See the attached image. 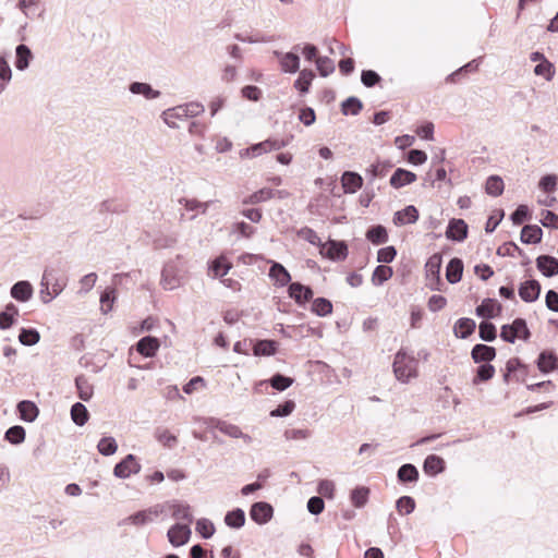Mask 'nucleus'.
Here are the masks:
<instances>
[{
  "label": "nucleus",
  "instance_id": "obj_1",
  "mask_svg": "<svg viewBox=\"0 0 558 558\" xmlns=\"http://www.w3.org/2000/svg\"><path fill=\"white\" fill-rule=\"evenodd\" d=\"M418 351H398L393 361V372L401 383H409L417 376Z\"/></svg>",
  "mask_w": 558,
  "mask_h": 558
},
{
  "label": "nucleus",
  "instance_id": "obj_2",
  "mask_svg": "<svg viewBox=\"0 0 558 558\" xmlns=\"http://www.w3.org/2000/svg\"><path fill=\"white\" fill-rule=\"evenodd\" d=\"M472 359L476 364V375L473 378V384L477 385L481 381L489 380L495 374V367L490 362L496 356V351H471Z\"/></svg>",
  "mask_w": 558,
  "mask_h": 558
},
{
  "label": "nucleus",
  "instance_id": "obj_3",
  "mask_svg": "<svg viewBox=\"0 0 558 558\" xmlns=\"http://www.w3.org/2000/svg\"><path fill=\"white\" fill-rule=\"evenodd\" d=\"M441 264L442 257L439 254L432 255L425 264L426 286L433 291H440V286H442L440 278Z\"/></svg>",
  "mask_w": 558,
  "mask_h": 558
},
{
  "label": "nucleus",
  "instance_id": "obj_4",
  "mask_svg": "<svg viewBox=\"0 0 558 558\" xmlns=\"http://www.w3.org/2000/svg\"><path fill=\"white\" fill-rule=\"evenodd\" d=\"M160 284L165 290H174L181 284V270L175 262L171 260L163 266Z\"/></svg>",
  "mask_w": 558,
  "mask_h": 558
},
{
  "label": "nucleus",
  "instance_id": "obj_5",
  "mask_svg": "<svg viewBox=\"0 0 558 558\" xmlns=\"http://www.w3.org/2000/svg\"><path fill=\"white\" fill-rule=\"evenodd\" d=\"M141 469L142 466L136 457L130 453L114 465L113 475L118 478L125 480L129 478L132 474H138Z\"/></svg>",
  "mask_w": 558,
  "mask_h": 558
},
{
  "label": "nucleus",
  "instance_id": "obj_6",
  "mask_svg": "<svg viewBox=\"0 0 558 558\" xmlns=\"http://www.w3.org/2000/svg\"><path fill=\"white\" fill-rule=\"evenodd\" d=\"M300 45H295L292 51H275L274 54L279 59L281 70L286 73H296L300 70Z\"/></svg>",
  "mask_w": 558,
  "mask_h": 558
},
{
  "label": "nucleus",
  "instance_id": "obj_7",
  "mask_svg": "<svg viewBox=\"0 0 558 558\" xmlns=\"http://www.w3.org/2000/svg\"><path fill=\"white\" fill-rule=\"evenodd\" d=\"M210 422L215 425L216 429L230 438L242 439L245 445H251L253 442V438L248 434L243 433L241 427L235 424L229 423L227 421Z\"/></svg>",
  "mask_w": 558,
  "mask_h": 558
},
{
  "label": "nucleus",
  "instance_id": "obj_8",
  "mask_svg": "<svg viewBox=\"0 0 558 558\" xmlns=\"http://www.w3.org/2000/svg\"><path fill=\"white\" fill-rule=\"evenodd\" d=\"M191 534L190 525L175 523L168 530L167 537L173 547H180L189 542Z\"/></svg>",
  "mask_w": 558,
  "mask_h": 558
},
{
  "label": "nucleus",
  "instance_id": "obj_9",
  "mask_svg": "<svg viewBox=\"0 0 558 558\" xmlns=\"http://www.w3.org/2000/svg\"><path fill=\"white\" fill-rule=\"evenodd\" d=\"M156 351H129L128 363L131 367L149 369L153 367Z\"/></svg>",
  "mask_w": 558,
  "mask_h": 558
},
{
  "label": "nucleus",
  "instance_id": "obj_10",
  "mask_svg": "<svg viewBox=\"0 0 558 558\" xmlns=\"http://www.w3.org/2000/svg\"><path fill=\"white\" fill-rule=\"evenodd\" d=\"M469 227L463 219L452 218L448 222L446 238L453 242H463L468 238Z\"/></svg>",
  "mask_w": 558,
  "mask_h": 558
},
{
  "label": "nucleus",
  "instance_id": "obj_11",
  "mask_svg": "<svg viewBox=\"0 0 558 558\" xmlns=\"http://www.w3.org/2000/svg\"><path fill=\"white\" fill-rule=\"evenodd\" d=\"M274 509L271 505L265 501L255 502L250 510L251 519L259 525L266 524L271 520Z\"/></svg>",
  "mask_w": 558,
  "mask_h": 558
},
{
  "label": "nucleus",
  "instance_id": "obj_12",
  "mask_svg": "<svg viewBox=\"0 0 558 558\" xmlns=\"http://www.w3.org/2000/svg\"><path fill=\"white\" fill-rule=\"evenodd\" d=\"M34 58L35 56L27 45L21 43L15 47L14 66L17 71H26Z\"/></svg>",
  "mask_w": 558,
  "mask_h": 558
},
{
  "label": "nucleus",
  "instance_id": "obj_13",
  "mask_svg": "<svg viewBox=\"0 0 558 558\" xmlns=\"http://www.w3.org/2000/svg\"><path fill=\"white\" fill-rule=\"evenodd\" d=\"M288 293L291 299L299 305H304L313 298V290L308 286H304L301 282H291L288 287Z\"/></svg>",
  "mask_w": 558,
  "mask_h": 558
},
{
  "label": "nucleus",
  "instance_id": "obj_14",
  "mask_svg": "<svg viewBox=\"0 0 558 558\" xmlns=\"http://www.w3.org/2000/svg\"><path fill=\"white\" fill-rule=\"evenodd\" d=\"M34 294V288L27 280H20L15 282L10 289V295L12 299L20 303L28 302Z\"/></svg>",
  "mask_w": 558,
  "mask_h": 558
},
{
  "label": "nucleus",
  "instance_id": "obj_15",
  "mask_svg": "<svg viewBox=\"0 0 558 558\" xmlns=\"http://www.w3.org/2000/svg\"><path fill=\"white\" fill-rule=\"evenodd\" d=\"M541 290V283L535 279H530L520 284L519 295L524 302L532 303L539 298Z\"/></svg>",
  "mask_w": 558,
  "mask_h": 558
},
{
  "label": "nucleus",
  "instance_id": "obj_16",
  "mask_svg": "<svg viewBox=\"0 0 558 558\" xmlns=\"http://www.w3.org/2000/svg\"><path fill=\"white\" fill-rule=\"evenodd\" d=\"M270 268L268 276L278 287H286L291 283V276L287 268L275 260H270Z\"/></svg>",
  "mask_w": 558,
  "mask_h": 558
},
{
  "label": "nucleus",
  "instance_id": "obj_17",
  "mask_svg": "<svg viewBox=\"0 0 558 558\" xmlns=\"http://www.w3.org/2000/svg\"><path fill=\"white\" fill-rule=\"evenodd\" d=\"M535 262L543 276L550 278L558 275V258L551 255H539Z\"/></svg>",
  "mask_w": 558,
  "mask_h": 558
},
{
  "label": "nucleus",
  "instance_id": "obj_18",
  "mask_svg": "<svg viewBox=\"0 0 558 558\" xmlns=\"http://www.w3.org/2000/svg\"><path fill=\"white\" fill-rule=\"evenodd\" d=\"M341 184L343 192L353 194L363 185V178L355 171H344L341 175Z\"/></svg>",
  "mask_w": 558,
  "mask_h": 558
},
{
  "label": "nucleus",
  "instance_id": "obj_19",
  "mask_svg": "<svg viewBox=\"0 0 558 558\" xmlns=\"http://www.w3.org/2000/svg\"><path fill=\"white\" fill-rule=\"evenodd\" d=\"M107 356L98 355L95 351L86 352L81 359L82 366L88 368L93 373H97L106 365Z\"/></svg>",
  "mask_w": 558,
  "mask_h": 558
},
{
  "label": "nucleus",
  "instance_id": "obj_20",
  "mask_svg": "<svg viewBox=\"0 0 558 558\" xmlns=\"http://www.w3.org/2000/svg\"><path fill=\"white\" fill-rule=\"evenodd\" d=\"M418 217L417 208L414 205H408L403 209L395 213L392 221L396 226H403L407 223H415Z\"/></svg>",
  "mask_w": 558,
  "mask_h": 558
},
{
  "label": "nucleus",
  "instance_id": "obj_21",
  "mask_svg": "<svg viewBox=\"0 0 558 558\" xmlns=\"http://www.w3.org/2000/svg\"><path fill=\"white\" fill-rule=\"evenodd\" d=\"M501 304L496 299H484L476 307L475 313L483 318H493L501 312Z\"/></svg>",
  "mask_w": 558,
  "mask_h": 558
},
{
  "label": "nucleus",
  "instance_id": "obj_22",
  "mask_svg": "<svg viewBox=\"0 0 558 558\" xmlns=\"http://www.w3.org/2000/svg\"><path fill=\"white\" fill-rule=\"evenodd\" d=\"M416 181V174L403 168H397L390 177V185L395 189L403 187Z\"/></svg>",
  "mask_w": 558,
  "mask_h": 558
},
{
  "label": "nucleus",
  "instance_id": "obj_23",
  "mask_svg": "<svg viewBox=\"0 0 558 558\" xmlns=\"http://www.w3.org/2000/svg\"><path fill=\"white\" fill-rule=\"evenodd\" d=\"M52 279H54V269L46 268L41 277L39 291L40 299L45 304L51 302L56 298L52 296V290L50 288Z\"/></svg>",
  "mask_w": 558,
  "mask_h": 558
},
{
  "label": "nucleus",
  "instance_id": "obj_24",
  "mask_svg": "<svg viewBox=\"0 0 558 558\" xmlns=\"http://www.w3.org/2000/svg\"><path fill=\"white\" fill-rule=\"evenodd\" d=\"M542 238L543 230L537 225H525L521 230L520 240L524 244H538Z\"/></svg>",
  "mask_w": 558,
  "mask_h": 558
},
{
  "label": "nucleus",
  "instance_id": "obj_25",
  "mask_svg": "<svg viewBox=\"0 0 558 558\" xmlns=\"http://www.w3.org/2000/svg\"><path fill=\"white\" fill-rule=\"evenodd\" d=\"M463 262L459 257H453L449 260L446 267V279L449 283H458L462 279Z\"/></svg>",
  "mask_w": 558,
  "mask_h": 558
},
{
  "label": "nucleus",
  "instance_id": "obj_26",
  "mask_svg": "<svg viewBox=\"0 0 558 558\" xmlns=\"http://www.w3.org/2000/svg\"><path fill=\"white\" fill-rule=\"evenodd\" d=\"M170 508L172 510L173 519L184 521L183 524L187 525L193 522V514L190 505L174 500L170 505Z\"/></svg>",
  "mask_w": 558,
  "mask_h": 558
},
{
  "label": "nucleus",
  "instance_id": "obj_27",
  "mask_svg": "<svg viewBox=\"0 0 558 558\" xmlns=\"http://www.w3.org/2000/svg\"><path fill=\"white\" fill-rule=\"evenodd\" d=\"M129 90L134 95H142L146 99H156L161 95L159 90L154 89L150 84L144 82H132L129 85Z\"/></svg>",
  "mask_w": 558,
  "mask_h": 558
},
{
  "label": "nucleus",
  "instance_id": "obj_28",
  "mask_svg": "<svg viewBox=\"0 0 558 558\" xmlns=\"http://www.w3.org/2000/svg\"><path fill=\"white\" fill-rule=\"evenodd\" d=\"M366 239L374 245H380L388 242V232L383 225L371 226L365 233Z\"/></svg>",
  "mask_w": 558,
  "mask_h": 558
},
{
  "label": "nucleus",
  "instance_id": "obj_29",
  "mask_svg": "<svg viewBox=\"0 0 558 558\" xmlns=\"http://www.w3.org/2000/svg\"><path fill=\"white\" fill-rule=\"evenodd\" d=\"M475 328L476 325L472 318L462 317L456 322L453 332L457 338L465 339L475 331Z\"/></svg>",
  "mask_w": 558,
  "mask_h": 558
},
{
  "label": "nucleus",
  "instance_id": "obj_30",
  "mask_svg": "<svg viewBox=\"0 0 558 558\" xmlns=\"http://www.w3.org/2000/svg\"><path fill=\"white\" fill-rule=\"evenodd\" d=\"M424 472L429 476H436L445 470V461L436 454H429L424 460Z\"/></svg>",
  "mask_w": 558,
  "mask_h": 558
},
{
  "label": "nucleus",
  "instance_id": "obj_31",
  "mask_svg": "<svg viewBox=\"0 0 558 558\" xmlns=\"http://www.w3.org/2000/svg\"><path fill=\"white\" fill-rule=\"evenodd\" d=\"M162 119L169 128L178 129L179 125L175 123V120H185L187 118L183 105H180L165 110Z\"/></svg>",
  "mask_w": 558,
  "mask_h": 558
},
{
  "label": "nucleus",
  "instance_id": "obj_32",
  "mask_svg": "<svg viewBox=\"0 0 558 558\" xmlns=\"http://www.w3.org/2000/svg\"><path fill=\"white\" fill-rule=\"evenodd\" d=\"M19 316V308L15 304L12 302L8 303L3 311L0 312V329H8L10 328L16 317Z\"/></svg>",
  "mask_w": 558,
  "mask_h": 558
},
{
  "label": "nucleus",
  "instance_id": "obj_33",
  "mask_svg": "<svg viewBox=\"0 0 558 558\" xmlns=\"http://www.w3.org/2000/svg\"><path fill=\"white\" fill-rule=\"evenodd\" d=\"M326 255L328 258H330L332 260L345 259L348 256V246H347L345 242L330 240Z\"/></svg>",
  "mask_w": 558,
  "mask_h": 558
},
{
  "label": "nucleus",
  "instance_id": "obj_34",
  "mask_svg": "<svg viewBox=\"0 0 558 558\" xmlns=\"http://www.w3.org/2000/svg\"><path fill=\"white\" fill-rule=\"evenodd\" d=\"M20 416L25 422H34L39 413L37 405L28 400L21 401L17 404Z\"/></svg>",
  "mask_w": 558,
  "mask_h": 558
},
{
  "label": "nucleus",
  "instance_id": "obj_35",
  "mask_svg": "<svg viewBox=\"0 0 558 558\" xmlns=\"http://www.w3.org/2000/svg\"><path fill=\"white\" fill-rule=\"evenodd\" d=\"M315 74L311 69L300 71L299 77L294 82V87L301 93L306 94L310 90L311 84Z\"/></svg>",
  "mask_w": 558,
  "mask_h": 558
},
{
  "label": "nucleus",
  "instance_id": "obj_36",
  "mask_svg": "<svg viewBox=\"0 0 558 558\" xmlns=\"http://www.w3.org/2000/svg\"><path fill=\"white\" fill-rule=\"evenodd\" d=\"M558 360L553 351H542L537 359V366L541 372L548 373L557 367Z\"/></svg>",
  "mask_w": 558,
  "mask_h": 558
},
{
  "label": "nucleus",
  "instance_id": "obj_37",
  "mask_svg": "<svg viewBox=\"0 0 558 558\" xmlns=\"http://www.w3.org/2000/svg\"><path fill=\"white\" fill-rule=\"evenodd\" d=\"M17 338L22 345L32 347L39 341L40 335L35 328H21Z\"/></svg>",
  "mask_w": 558,
  "mask_h": 558
},
{
  "label": "nucleus",
  "instance_id": "obj_38",
  "mask_svg": "<svg viewBox=\"0 0 558 558\" xmlns=\"http://www.w3.org/2000/svg\"><path fill=\"white\" fill-rule=\"evenodd\" d=\"M507 373L505 375V379L508 380L510 376H512L517 381H524L522 376H519V373L525 372V365L522 364L518 359H511L507 362L506 365Z\"/></svg>",
  "mask_w": 558,
  "mask_h": 558
},
{
  "label": "nucleus",
  "instance_id": "obj_39",
  "mask_svg": "<svg viewBox=\"0 0 558 558\" xmlns=\"http://www.w3.org/2000/svg\"><path fill=\"white\" fill-rule=\"evenodd\" d=\"M274 195H275L274 190L264 187V189H260V190L252 193L247 197H245L243 199V204L254 205V204L263 203V202H266V201L272 198Z\"/></svg>",
  "mask_w": 558,
  "mask_h": 558
},
{
  "label": "nucleus",
  "instance_id": "obj_40",
  "mask_svg": "<svg viewBox=\"0 0 558 558\" xmlns=\"http://www.w3.org/2000/svg\"><path fill=\"white\" fill-rule=\"evenodd\" d=\"M363 109V104L362 101L355 97V96H350L348 97L344 101H342L341 104V112L344 114V116H349V114H352V116H356L360 113V111Z\"/></svg>",
  "mask_w": 558,
  "mask_h": 558
},
{
  "label": "nucleus",
  "instance_id": "obj_41",
  "mask_svg": "<svg viewBox=\"0 0 558 558\" xmlns=\"http://www.w3.org/2000/svg\"><path fill=\"white\" fill-rule=\"evenodd\" d=\"M71 417L76 425L83 426L88 421L89 414L83 403L76 402L71 408Z\"/></svg>",
  "mask_w": 558,
  "mask_h": 558
},
{
  "label": "nucleus",
  "instance_id": "obj_42",
  "mask_svg": "<svg viewBox=\"0 0 558 558\" xmlns=\"http://www.w3.org/2000/svg\"><path fill=\"white\" fill-rule=\"evenodd\" d=\"M505 184L499 175H490L486 180L485 191L488 195L499 196L502 194Z\"/></svg>",
  "mask_w": 558,
  "mask_h": 558
},
{
  "label": "nucleus",
  "instance_id": "obj_43",
  "mask_svg": "<svg viewBox=\"0 0 558 558\" xmlns=\"http://www.w3.org/2000/svg\"><path fill=\"white\" fill-rule=\"evenodd\" d=\"M312 312L317 316L325 317L332 313V303L326 298H317L313 300Z\"/></svg>",
  "mask_w": 558,
  "mask_h": 558
},
{
  "label": "nucleus",
  "instance_id": "obj_44",
  "mask_svg": "<svg viewBox=\"0 0 558 558\" xmlns=\"http://www.w3.org/2000/svg\"><path fill=\"white\" fill-rule=\"evenodd\" d=\"M392 268L385 265H378L372 275L374 286H380L392 277Z\"/></svg>",
  "mask_w": 558,
  "mask_h": 558
},
{
  "label": "nucleus",
  "instance_id": "obj_45",
  "mask_svg": "<svg viewBox=\"0 0 558 558\" xmlns=\"http://www.w3.org/2000/svg\"><path fill=\"white\" fill-rule=\"evenodd\" d=\"M225 522L230 527L240 529L245 523V513L242 509L229 511L225 517Z\"/></svg>",
  "mask_w": 558,
  "mask_h": 558
},
{
  "label": "nucleus",
  "instance_id": "obj_46",
  "mask_svg": "<svg viewBox=\"0 0 558 558\" xmlns=\"http://www.w3.org/2000/svg\"><path fill=\"white\" fill-rule=\"evenodd\" d=\"M369 496V489L365 486H360L351 492V502L356 508H362L366 505Z\"/></svg>",
  "mask_w": 558,
  "mask_h": 558
},
{
  "label": "nucleus",
  "instance_id": "obj_47",
  "mask_svg": "<svg viewBox=\"0 0 558 558\" xmlns=\"http://www.w3.org/2000/svg\"><path fill=\"white\" fill-rule=\"evenodd\" d=\"M167 347L166 342H162L160 338L155 336H145L141 338L135 345L129 349H160L161 345Z\"/></svg>",
  "mask_w": 558,
  "mask_h": 558
},
{
  "label": "nucleus",
  "instance_id": "obj_48",
  "mask_svg": "<svg viewBox=\"0 0 558 558\" xmlns=\"http://www.w3.org/2000/svg\"><path fill=\"white\" fill-rule=\"evenodd\" d=\"M398 478L400 482H416L418 478V471L413 464H403L398 470Z\"/></svg>",
  "mask_w": 558,
  "mask_h": 558
},
{
  "label": "nucleus",
  "instance_id": "obj_49",
  "mask_svg": "<svg viewBox=\"0 0 558 558\" xmlns=\"http://www.w3.org/2000/svg\"><path fill=\"white\" fill-rule=\"evenodd\" d=\"M532 213L526 205H519L515 210L510 215V220L514 226H520L524 221L531 220Z\"/></svg>",
  "mask_w": 558,
  "mask_h": 558
},
{
  "label": "nucleus",
  "instance_id": "obj_50",
  "mask_svg": "<svg viewBox=\"0 0 558 558\" xmlns=\"http://www.w3.org/2000/svg\"><path fill=\"white\" fill-rule=\"evenodd\" d=\"M478 335L483 341L490 342L496 339V326L488 320H483L478 326Z\"/></svg>",
  "mask_w": 558,
  "mask_h": 558
},
{
  "label": "nucleus",
  "instance_id": "obj_51",
  "mask_svg": "<svg viewBox=\"0 0 558 558\" xmlns=\"http://www.w3.org/2000/svg\"><path fill=\"white\" fill-rule=\"evenodd\" d=\"M97 449L102 456H112L118 450V444L113 437H102L98 441Z\"/></svg>",
  "mask_w": 558,
  "mask_h": 558
},
{
  "label": "nucleus",
  "instance_id": "obj_52",
  "mask_svg": "<svg viewBox=\"0 0 558 558\" xmlns=\"http://www.w3.org/2000/svg\"><path fill=\"white\" fill-rule=\"evenodd\" d=\"M156 439L167 448L175 447L178 438L167 428H158L155 433Z\"/></svg>",
  "mask_w": 558,
  "mask_h": 558
},
{
  "label": "nucleus",
  "instance_id": "obj_53",
  "mask_svg": "<svg viewBox=\"0 0 558 558\" xmlns=\"http://www.w3.org/2000/svg\"><path fill=\"white\" fill-rule=\"evenodd\" d=\"M231 268L230 263L227 262L223 257L216 258L209 266V271L214 277H223L228 274Z\"/></svg>",
  "mask_w": 558,
  "mask_h": 558
},
{
  "label": "nucleus",
  "instance_id": "obj_54",
  "mask_svg": "<svg viewBox=\"0 0 558 558\" xmlns=\"http://www.w3.org/2000/svg\"><path fill=\"white\" fill-rule=\"evenodd\" d=\"M438 401L441 402L444 409L448 408L451 403H453L454 407L460 404V399L453 393L452 389L447 386L439 391Z\"/></svg>",
  "mask_w": 558,
  "mask_h": 558
},
{
  "label": "nucleus",
  "instance_id": "obj_55",
  "mask_svg": "<svg viewBox=\"0 0 558 558\" xmlns=\"http://www.w3.org/2000/svg\"><path fill=\"white\" fill-rule=\"evenodd\" d=\"M117 299L116 289L112 287L106 288L100 294V303L102 311L108 313L112 310L113 303Z\"/></svg>",
  "mask_w": 558,
  "mask_h": 558
},
{
  "label": "nucleus",
  "instance_id": "obj_56",
  "mask_svg": "<svg viewBox=\"0 0 558 558\" xmlns=\"http://www.w3.org/2000/svg\"><path fill=\"white\" fill-rule=\"evenodd\" d=\"M4 438L13 445H19L25 440V429L20 425L12 426L5 432Z\"/></svg>",
  "mask_w": 558,
  "mask_h": 558
},
{
  "label": "nucleus",
  "instance_id": "obj_57",
  "mask_svg": "<svg viewBox=\"0 0 558 558\" xmlns=\"http://www.w3.org/2000/svg\"><path fill=\"white\" fill-rule=\"evenodd\" d=\"M316 68L323 77L330 75L335 71V63L328 57H319L316 60Z\"/></svg>",
  "mask_w": 558,
  "mask_h": 558
},
{
  "label": "nucleus",
  "instance_id": "obj_58",
  "mask_svg": "<svg viewBox=\"0 0 558 558\" xmlns=\"http://www.w3.org/2000/svg\"><path fill=\"white\" fill-rule=\"evenodd\" d=\"M518 253L520 256H524V251L521 250L514 242H506L501 246L497 248V255L499 256H510L513 257L514 253Z\"/></svg>",
  "mask_w": 558,
  "mask_h": 558
},
{
  "label": "nucleus",
  "instance_id": "obj_59",
  "mask_svg": "<svg viewBox=\"0 0 558 558\" xmlns=\"http://www.w3.org/2000/svg\"><path fill=\"white\" fill-rule=\"evenodd\" d=\"M396 507L401 514H410L415 509V501L410 496H402L397 500Z\"/></svg>",
  "mask_w": 558,
  "mask_h": 558
},
{
  "label": "nucleus",
  "instance_id": "obj_60",
  "mask_svg": "<svg viewBox=\"0 0 558 558\" xmlns=\"http://www.w3.org/2000/svg\"><path fill=\"white\" fill-rule=\"evenodd\" d=\"M380 81V75L374 70H363L361 73V82L365 87H374Z\"/></svg>",
  "mask_w": 558,
  "mask_h": 558
},
{
  "label": "nucleus",
  "instance_id": "obj_61",
  "mask_svg": "<svg viewBox=\"0 0 558 558\" xmlns=\"http://www.w3.org/2000/svg\"><path fill=\"white\" fill-rule=\"evenodd\" d=\"M196 531L204 537L210 538L215 533V525L208 519H199L196 522Z\"/></svg>",
  "mask_w": 558,
  "mask_h": 558
},
{
  "label": "nucleus",
  "instance_id": "obj_62",
  "mask_svg": "<svg viewBox=\"0 0 558 558\" xmlns=\"http://www.w3.org/2000/svg\"><path fill=\"white\" fill-rule=\"evenodd\" d=\"M298 235L300 238H302L303 240L307 241L308 243H311L312 245H315V246L323 245L322 240L318 236V234L316 233V231H314L313 229H311L308 227H304V228L300 229L298 232Z\"/></svg>",
  "mask_w": 558,
  "mask_h": 558
},
{
  "label": "nucleus",
  "instance_id": "obj_63",
  "mask_svg": "<svg viewBox=\"0 0 558 558\" xmlns=\"http://www.w3.org/2000/svg\"><path fill=\"white\" fill-rule=\"evenodd\" d=\"M512 327L514 329V333H517L518 339L526 340L530 338L531 332L527 328L526 322L523 318H515L512 322Z\"/></svg>",
  "mask_w": 558,
  "mask_h": 558
},
{
  "label": "nucleus",
  "instance_id": "obj_64",
  "mask_svg": "<svg viewBox=\"0 0 558 558\" xmlns=\"http://www.w3.org/2000/svg\"><path fill=\"white\" fill-rule=\"evenodd\" d=\"M541 223L545 228L558 229V215L551 210L543 209Z\"/></svg>",
  "mask_w": 558,
  "mask_h": 558
}]
</instances>
